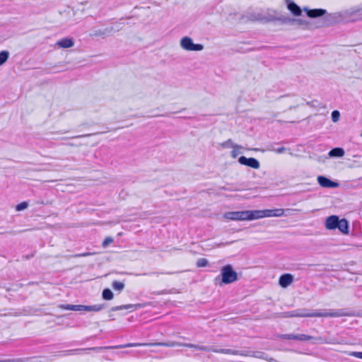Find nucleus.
I'll use <instances>...</instances> for the list:
<instances>
[{
    "label": "nucleus",
    "instance_id": "13",
    "mask_svg": "<svg viewBox=\"0 0 362 362\" xmlns=\"http://www.w3.org/2000/svg\"><path fill=\"white\" fill-rule=\"evenodd\" d=\"M74 42L71 37H64L58 40L56 45L61 48H69L73 47Z\"/></svg>",
    "mask_w": 362,
    "mask_h": 362
},
{
    "label": "nucleus",
    "instance_id": "16",
    "mask_svg": "<svg viewBox=\"0 0 362 362\" xmlns=\"http://www.w3.org/2000/svg\"><path fill=\"white\" fill-rule=\"evenodd\" d=\"M288 2L287 7L288 9L296 16H299L301 15L302 11L300 8L294 2L291 1L290 0H286Z\"/></svg>",
    "mask_w": 362,
    "mask_h": 362
},
{
    "label": "nucleus",
    "instance_id": "3",
    "mask_svg": "<svg viewBox=\"0 0 362 362\" xmlns=\"http://www.w3.org/2000/svg\"><path fill=\"white\" fill-rule=\"evenodd\" d=\"M221 279L218 276L215 278L216 284H229L235 282L238 279L237 272L233 270L231 265L224 266L221 270Z\"/></svg>",
    "mask_w": 362,
    "mask_h": 362
},
{
    "label": "nucleus",
    "instance_id": "10",
    "mask_svg": "<svg viewBox=\"0 0 362 362\" xmlns=\"http://www.w3.org/2000/svg\"><path fill=\"white\" fill-rule=\"evenodd\" d=\"M339 218L337 216H330L326 219L325 227L327 229L332 230L337 228L339 223Z\"/></svg>",
    "mask_w": 362,
    "mask_h": 362
},
{
    "label": "nucleus",
    "instance_id": "26",
    "mask_svg": "<svg viewBox=\"0 0 362 362\" xmlns=\"http://www.w3.org/2000/svg\"><path fill=\"white\" fill-rule=\"evenodd\" d=\"M222 146L226 148H240L238 145L233 144L231 139H228L222 144Z\"/></svg>",
    "mask_w": 362,
    "mask_h": 362
},
{
    "label": "nucleus",
    "instance_id": "29",
    "mask_svg": "<svg viewBox=\"0 0 362 362\" xmlns=\"http://www.w3.org/2000/svg\"><path fill=\"white\" fill-rule=\"evenodd\" d=\"M264 217H274V209L263 210V218Z\"/></svg>",
    "mask_w": 362,
    "mask_h": 362
},
{
    "label": "nucleus",
    "instance_id": "22",
    "mask_svg": "<svg viewBox=\"0 0 362 362\" xmlns=\"http://www.w3.org/2000/svg\"><path fill=\"white\" fill-rule=\"evenodd\" d=\"M112 287L115 291H122L124 288V284L118 281H114L112 283Z\"/></svg>",
    "mask_w": 362,
    "mask_h": 362
},
{
    "label": "nucleus",
    "instance_id": "21",
    "mask_svg": "<svg viewBox=\"0 0 362 362\" xmlns=\"http://www.w3.org/2000/svg\"><path fill=\"white\" fill-rule=\"evenodd\" d=\"M102 296L104 300H110L113 298V293L109 288H105L103 291Z\"/></svg>",
    "mask_w": 362,
    "mask_h": 362
},
{
    "label": "nucleus",
    "instance_id": "4",
    "mask_svg": "<svg viewBox=\"0 0 362 362\" xmlns=\"http://www.w3.org/2000/svg\"><path fill=\"white\" fill-rule=\"evenodd\" d=\"M65 310L74 311H88V312H99L105 308L104 304H98L94 305H70L67 304L64 305Z\"/></svg>",
    "mask_w": 362,
    "mask_h": 362
},
{
    "label": "nucleus",
    "instance_id": "30",
    "mask_svg": "<svg viewBox=\"0 0 362 362\" xmlns=\"http://www.w3.org/2000/svg\"><path fill=\"white\" fill-rule=\"evenodd\" d=\"M106 34L105 30H94L93 33L90 34V36L92 37H98V36H103Z\"/></svg>",
    "mask_w": 362,
    "mask_h": 362
},
{
    "label": "nucleus",
    "instance_id": "24",
    "mask_svg": "<svg viewBox=\"0 0 362 362\" xmlns=\"http://www.w3.org/2000/svg\"><path fill=\"white\" fill-rule=\"evenodd\" d=\"M313 337L310 335L304 334H296V340L298 341H308L312 339Z\"/></svg>",
    "mask_w": 362,
    "mask_h": 362
},
{
    "label": "nucleus",
    "instance_id": "23",
    "mask_svg": "<svg viewBox=\"0 0 362 362\" xmlns=\"http://www.w3.org/2000/svg\"><path fill=\"white\" fill-rule=\"evenodd\" d=\"M9 52L4 50L0 52V66L3 65L8 59Z\"/></svg>",
    "mask_w": 362,
    "mask_h": 362
},
{
    "label": "nucleus",
    "instance_id": "38",
    "mask_svg": "<svg viewBox=\"0 0 362 362\" xmlns=\"http://www.w3.org/2000/svg\"><path fill=\"white\" fill-rule=\"evenodd\" d=\"M90 252H84V253H80V254H76L74 255V257H87L90 255Z\"/></svg>",
    "mask_w": 362,
    "mask_h": 362
},
{
    "label": "nucleus",
    "instance_id": "14",
    "mask_svg": "<svg viewBox=\"0 0 362 362\" xmlns=\"http://www.w3.org/2000/svg\"><path fill=\"white\" fill-rule=\"evenodd\" d=\"M211 351L230 355H239L243 356V351L234 350L230 349H211Z\"/></svg>",
    "mask_w": 362,
    "mask_h": 362
},
{
    "label": "nucleus",
    "instance_id": "6",
    "mask_svg": "<svg viewBox=\"0 0 362 362\" xmlns=\"http://www.w3.org/2000/svg\"><path fill=\"white\" fill-rule=\"evenodd\" d=\"M181 47L187 51H201L203 49V45L201 44H194L192 40L189 37H185L181 40Z\"/></svg>",
    "mask_w": 362,
    "mask_h": 362
},
{
    "label": "nucleus",
    "instance_id": "19",
    "mask_svg": "<svg viewBox=\"0 0 362 362\" xmlns=\"http://www.w3.org/2000/svg\"><path fill=\"white\" fill-rule=\"evenodd\" d=\"M141 304H127V305H119V306H115L111 308L112 311H117V310H122L124 309H129V308H141Z\"/></svg>",
    "mask_w": 362,
    "mask_h": 362
},
{
    "label": "nucleus",
    "instance_id": "7",
    "mask_svg": "<svg viewBox=\"0 0 362 362\" xmlns=\"http://www.w3.org/2000/svg\"><path fill=\"white\" fill-rule=\"evenodd\" d=\"M245 211H230L226 213L223 216L226 219L233 221H246Z\"/></svg>",
    "mask_w": 362,
    "mask_h": 362
},
{
    "label": "nucleus",
    "instance_id": "2",
    "mask_svg": "<svg viewBox=\"0 0 362 362\" xmlns=\"http://www.w3.org/2000/svg\"><path fill=\"white\" fill-rule=\"evenodd\" d=\"M351 315V313L346 312L344 309L331 311H310L307 309H298L288 312L286 314V316L289 317H339Z\"/></svg>",
    "mask_w": 362,
    "mask_h": 362
},
{
    "label": "nucleus",
    "instance_id": "27",
    "mask_svg": "<svg viewBox=\"0 0 362 362\" xmlns=\"http://www.w3.org/2000/svg\"><path fill=\"white\" fill-rule=\"evenodd\" d=\"M28 358H11V359H4L0 360V362H25L28 361Z\"/></svg>",
    "mask_w": 362,
    "mask_h": 362
},
{
    "label": "nucleus",
    "instance_id": "39",
    "mask_svg": "<svg viewBox=\"0 0 362 362\" xmlns=\"http://www.w3.org/2000/svg\"><path fill=\"white\" fill-rule=\"evenodd\" d=\"M34 255H35V253H34V252H33V253H31L30 255L23 256V257H22V258H23V259H30V258L33 257H34Z\"/></svg>",
    "mask_w": 362,
    "mask_h": 362
},
{
    "label": "nucleus",
    "instance_id": "17",
    "mask_svg": "<svg viewBox=\"0 0 362 362\" xmlns=\"http://www.w3.org/2000/svg\"><path fill=\"white\" fill-rule=\"evenodd\" d=\"M243 356H250L257 358H262L264 360L265 358H267V355L265 354V353L259 351H243Z\"/></svg>",
    "mask_w": 362,
    "mask_h": 362
},
{
    "label": "nucleus",
    "instance_id": "35",
    "mask_svg": "<svg viewBox=\"0 0 362 362\" xmlns=\"http://www.w3.org/2000/svg\"><path fill=\"white\" fill-rule=\"evenodd\" d=\"M286 148L284 146L279 147L277 148H272L271 151L276 153H283L286 151Z\"/></svg>",
    "mask_w": 362,
    "mask_h": 362
},
{
    "label": "nucleus",
    "instance_id": "33",
    "mask_svg": "<svg viewBox=\"0 0 362 362\" xmlns=\"http://www.w3.org/2000/svg\"><path fill=\"white\" fill-rule=\"evenodd\" d=\"M279 337L281 339H284L296 340V334H281Z\"/></svg>",
    "mask_w": 362,
    "mask_h": 362
},
{
    "label": "nucleus",
    "instance_id": "41",
    "mask_svg": "<svg viewBox=\"0 0 362 362\" xmlns=\"http://www.w3.org/2000/svg\"><path fill=\"white\" fill-rule=\"evenodd\" d=\"M83 136H84L83 135H79V136H75V138H81V137H83Z\"/></svg>",
    "mask_w": 362,
    "mask_h": 362
},
{
    "label": "nucleus",
    "instance_id": "12",
    "mask_svg": "<svg viewBox=\"0 0 362 362\" xmlns=\"http://www.w3.org/2000/svg\"><path fill=\"white\" fill-rule=\"evenodd\" d=\"M307 16L310 18H317L324 16L326 13V10L322 8H315V9H304Z\"/></svg>",
    "mask_w": 362,
    "mask_h": 362
},
{
    "label": "nucleus",
    "instance_id": "25",
    "mask_svg": "<svg viewBox=\"0 0 362 362\" xmlns=\"http://www.w3.org/2000/svg\"><path fill=\"white\" fill-rule=\"evenodd\" d=\"M208 263L209 262L206 258H201L197 262V267H204L208 265Z\"/></svg>",
    "mask_w": 362,
    "mask_h": 362
},
{
    "label": "nucleus",
    "instance_id": "36",
    "mask_svg": "<svg viewBox=\"0 0 362 362\" xmlns=\"http://www.w3.org/2000/svg\"><path fill=\"white\" fill-rule=\"evenodd\" d=\"M350 356H354L358 358L362 359V352L361 351H354L350 354Z\"/></svg>",
    "mask_w": 362,
    "mask_h": 362
},
{
    "label": "nucleus",
    "instance_id": "15",
    "mask_svg": "<svg viewBox=\"0 0 362 362\" xmlns=\"http://www.w3.org/2000/svg\"><path fill=\"white\" fill-rule=\"evenodd\" d=\"M246 220H255L263 218V210L245 211Z\"/></svg>",
    "mask_w": 362,
    "mask_h": 362
},
{
    "label": "nucleus",
    "instance_id": "28",
    "mask_svg": "<svg viewBox=\"0 0 362 362\" xmlns=\"http://www.w3.org/2000/svg\"><path fill=\"white\" fill-rule=\"evenodd\" d=\"M28 204L27 202H23L20 204H18V205H16V211H22V210H24L26 208H28Z\"/></svg>",
    "mask_w": 362,
    "mask_h": 362
},
{
    "label": "nucleus",
    "instance_id": "40",
    "mask_svg": "<svg viewBox=\"0 0 362 362\" xmlns=\"http://www.w3.org/2000/svg\"><path fill=\"white\" fill-rule=\"evenodd\" d=\"M265 360L269 361V362H279L277 360H276L275 358H271V357H268L267 356V358H265Z\"/></svg>",
    "mask_w": 362,
    "mask_h": 362
},
{
    "label": "nucleus",
    "instance_id": "5",
    "mask_svg": "<svg viewBox=\"0 0 362 362\" xmlns=\"http://www.w3.org/2000/svg\"><path fill=\"white\" fill-rule=\"evenodd\" d=\"M257 20L267 23L277 21L281 23H292L296 21L294 18H291L285 16L276 17L273 15H269L267 16H259V17L257 18Z\"/></svg>",
    "mask_w": 362,
    "mask_h": 362
},
{
    "label": "nucleus",
    "instance_id": "20",
    "mask_svg": "<svg viewBox=\"0 0 362 362\" xmlns=\"http://www.w3.org/2000/svg\"><path fill=\"white\" fill-rule=\"evenodd\" d=\"M329 155L332 157H341L344 155V151L341 148H334L329 151Z\"/></svg>",
    "mask_w": 362,
    "mask_h": 362
},
{
    "label": "nucleus",
    "instance_id": "32",
    "mask_svg": "<svg viewBox=\"0 0 362 362\" xmlns=\"http://www.w3.org/2000/svg\"><path fill=\"white\" fill-rule=\"evenodd\" d=\"M113 242V238L111 237H107L104 239L102 243L103 247H107L110 243Z\"/></svg>",
    "mask_w": 362,
    "mask_h": 362
},
{
    "label": "nucleus",
    "instance_id": "1",
    "mask_svg": "<svg viewBox=\"0 0 362 362\" xmlns=\"http://www.w3.org/2000/svg\"><path fill=\"white\" fill-rule=\"evenodd\" d=\"M136 346H167V347H174V346H185L188 348H193L199 351H211V349L206 346H199L194 344L190 343H185L182 344L179 343L177 341H168V342H156V343H129L126 344L122 345H117V346H105V347H92L88 348L86 349H75L72 350L71 351L76 353V354H81L83 351H88V350H94V351H99L102 349H123V348H127V347H136Z\"/></svg>",
    "mask_w": 362,
    "mask_h": 362
},
{
    "label": "nucleus",
    "instance_id": "18",
    "mask_svg": "<svg viewBox=\"0 0 362 362\" xmlns=\"http://www.w3.org/2000/svg\"><path fill=\"white\" fill-rule=\"evenodd\" d=\"M349 223L346 219L341 218L339 220V223L337 228H338L342 233H349Z\"/></svg>",
    "mask_w": 362,
    "mask_h": 362
},
{
    "label": "nucleus",
    "instance_id": "42",
    "mask_svg": "<svg viewBox=\"0 0 362 362\" xmlns=\"http://www.w3.org/2000/svg\"><path fill=\"white\" fill-rule=\"evenodd\" d=\"M167 274H173V272H168V273H167Z\"/></svg>",
    "mask_w": 362,
    "mask_h": 362
},
{
    "label": "nucleus",
    "instance_id": "37",
    "mask_svg": "<svg viewBox=\"0 0 362 362\" xmlns=\"http://www.w3.org/2000/svg\"><path fill=\"white\" fill-rule=\"evenodd\" d=\"M238 148H233V150L231 151V156L233 158H235L238 156V155L240 153Z\"/></svg>",
    "mask_w": 362,
    "mask_h": 362
},
{
    "label": "nucleus",
    "instance_id": "8",
    "mask_svg": "<svg viewBox=\"0 0 362 362\" xmlns=\"http://www.w3.org/2000/svg\"><path fill=\"white\" fill-rule=\"evenodd\" d=\"M238 162L241 165L249 166L254 169H258L260 167L259 162L254 158H246L245 156H240L238 158Z\"/></svg>",
    "mask_w": 362,
    "mask_h": 362
},
{
    "label": "nucleus",
    "instance_id": "34",
    "mask_svg": "<svg viewBox=\"0 0 362 362\" xmlns=\"http://www.w3.org/2000/svg\"><path fill=\"white\" fill-rule=\"evenodd\" d=\"M274 217H279L284 215V210L283 209H274Z\"/></svg>",
    "mask_w": 362,
    "mask_h": 362
},
{
    "label": "nucleus",
    "instance_id": "11",
    "mask_svg": "<svg viewBox=\"0 0 362 362\" xmlns=\"http://www.w3.org/2000/svg\"><path fill=\"white\" fill-rule=\"evenodd\" d=\"M293 281V276L291 274H284L281 275L279 280V285L283 288H286Z\"/></svg>",
    "mask_w": 362,
    "mask_h": 362
},
{
    "label": "nucleus",
    "instance_id": "9",
    "mask_svg": "<svg viewBox=\"0 0 362 362\" xmlns=\"http://www.w3.org/2000/svg\"><path fill=\"white\" fill-rule=\"evenodd\" d=\"M317 181L320 185L325 188H335L339 185L338 182L332 181L327 177L322 175L317 177Z\"/></svg>",
    "mask_w": 362,
    "mask_h": 362
},
{
    "label": "nucleus",
    "instance_id": "31",
    "mask_svg": "<svg viewBox=\"0 0 362 362\" xmlns=\"http://www.w3.org/2000/svg\"><path fill=\"white\" fill-rule=\"evenodd\" d=\"M340 113L338 110H334L332 112V119L334 122H337L339 119Z\"/></svg>",
    "mask_w": 362,
    "mask_h": 362
}]
</instances>
